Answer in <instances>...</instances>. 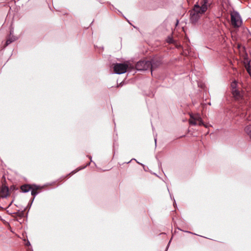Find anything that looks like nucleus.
I'll use <instances>...</instances> for the list:
<instances>
[{
	"label": "nucleus",
	"instance_id": "nucleus-2",
	"mask_svg": "<svg viewBox=\"0 0 251 251\" xmlns=\"http://www.w3.org/2000/svg\"><path fill=\"white\" fill-rule=\"evenodd\" d=\"M232 89V94L235 100L241 103H247L246 96L244 92L237 86V82L236 81H233L231 84Z\"/></svg>",
	"mask_w": 251,
	"mask_h": 251
},
{
	"label": "nucleus",
	"instance_id": "nucleus-5",
	"mask_svg": "<svg viewBox=\"0 0 251 251\" xmlns=\"http://www.w3.org/2000/svg\"><path fill=\"white\" fill-rule=\"evenodd\" d=\"M190 119L189 120V124L193 126H204L201 118L199 114H190Z\"/></svg>",
	"mask_w": 251,
	"mask_h": 251
},
{
	"label": "nucleus",
	"instance_id": "nucleus-9",
	"mask_svg": "<svg viewBox=\"0 0 251 251\" xmlns=\"http://www.w3.org/2000/svg\"><path fill=\"white\" fill-rule=\"evenodd\" d=\"M39 187L36 185H32V189L31 190V195L35 196L38 193Z\"/></svg>",
	"mask_w": 251,
	"mask_h": 251
},
{
	"label": "nucleus",
	"instance_id": "nucleus-1",
	"mask_svg": "<svg viewBox=\"0 0 251 251\" xmlns=\"http://www.w3.org/2000/svg\"><path fill=\"white\" fill-rule=\"evenodd\" d=\"M213 0H202L196 3L190 12V21L193 23H197L201 16L207 11L213 3Z\"/></svg>",
	"mask_w": 251,
	"mask_h": 251
},
{
	"label": "nucleus",
	"instance_id": "nucleus-13",
	"mask_svg": "<svg viewBox=\"0 0 251 251\" xmlns=\"http://www.w3.org/2000/svg\"><path fill=\"white\" fill-rule=\"evenodd\" d=\"M172 40L171 39H169V40L168 42L169 43H172Z\"/></svg>",
	"mask_w": 251,
	"mask_h": 251
},
{
	"label": "nucleus",
	"instance_id": "nucleus-4",
	"mask_svg": "<svg viewBox=\"0 0 251 251\" xmlns=\"http://www.w3.org/2000/svg\"><path fill=\"white\" fill-rule=\"evenodd\" d=\"M231 24L234 27H240L242 24V21L239 14L235 11H233L230 13Z\"/></svg>",
	"mask_w": 251,
	"mask_h": 251
},
{
	"label": "nucleus",
	"instance_id": "nucleus-6",
	"mask_svg": "<svg viewBox=\"0 0 251 251\" xmlns=\"http://www.w3.org/2000/svg\"><path fill=\"white\" fill-rule=\"evenodd\" d=\"M128 65L125 63H116L114 64L113 69L115 73L117 74H124L126 72Z\"/></svg>",
	"mask_w": 251,
	"mask_h": 251
},
{
	"label": "nucleus",
	"instance_id": "nucleus-12",
	"mask_svg": "<svg viewBox=\"0 0 251 251\" xmlns=\"http://www.w3.org/2000/svg\"><path fill=\"white\" fill-rule=\"evenodd\" d=\"M247 71L248 73L250 74V75L251 76V66H249L247 69Z\"/></svg>",
	"mask_w": 251,
	"mask_h": 251
},
{
	"label": "nucleus",
	"instance_id": "nucleus-8",
	"mask_svg": "<svg viewBox=\"0 0 251 251\" xmlns=\"http://www.w3.org/2000/svg\"><path fill=\"white\" fill-rule=\"evenodd\" d=\"M32 189V185L26 184L22 185L21 187V189L22 191L24 193H26L30 191H31Z\"/></svg>",
	"mask_w": 251,
	"mask_h": 251
},
{
	"label": "nucleus",
	"instance_id": "nucleus-7",
	"mask_svg": "<svg viewBox=\"0 0 251 251\" xmlns=\"http://www.w3.org/2000/svg\"><path fill=\"white\" fill-rule=\"evenodd\" d=\"M9 194V189L8 187L2 186L0 190V198H5Z\"/></svg>",
	"mask_w": 251,
	"mask_h": 251
},
{
	"label": "nucleus",
	"instance_id": "nucleus-11",
	"mask_svg": "<svg viewBox=\"0 0 251 251\" xmlns=\"http://www.w3.org/2000/svg\"><path fill=\"white\" fill-rule=\"evenodd\" d=\"M16 40V38L14 37H12L10 38L9 39H7L6 41L5 47L8 46L9 44L13 42V41H15Z\"/></svg>",
	"mask_w": 251,
	"mask_h": 251
},
{
	"label": "nucleus",
	"instance_id": "nucleus-3",
	"mask_svg": "<svg viewBox=\"0 0 251 251\" xmlns=\"http://www.w3.org/2000/svg\"><path fill=\"white\" fill-rule=\"evenodd\" d=\"M137 70L142 71L147 70L149 68L151 69V71L155 67V64L150 61L142 60L138 62L135 66Z\"/></svg>",
	"mask_w": 251,
	"mask_h": 251
},
{
	"label": "nucleus",
	"instance_id": "nucleus-10",
	"mask_svg": "<svg viewBox=\"0 0 251 251\" xmlns=\"http://www.w3.org/2000/svg\"><path fill=\"white\" fill-rule=\"evenodd\" d=\"M245 132L251 138V125H249L247 126L245 129Z\"/></svg>",
	"mask_w": 251,
	"mask_h": 251
}]
</instances>
